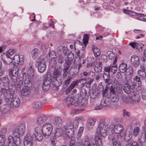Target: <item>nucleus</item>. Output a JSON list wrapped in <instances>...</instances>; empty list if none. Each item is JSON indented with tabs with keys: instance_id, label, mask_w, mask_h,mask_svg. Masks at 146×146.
I'll return each mask as SVG.
<instances>
[{
	"instance_id": "f257e3e1",
	"label": "nucleus",
	"mask_w": 146,
	"mask_h": 146,
	"mask_svg": "<svg viewBox=\"0 0 146 146\" xmlns=\"http://www.w3.org/2000/svg\"><path fill=\"white\" fill-rule=\"evenodd\" d=\"M108 126L107 123L104 121H101L97 128L96 134L95 137V143L91 144L90 139L87 135L84 137L82 144L79 146H101L102 144L101 136L105 137L107 135Z\"/></svg>"
},
{
	"instance_id": "f03ea898",
	"label": "nucleus",
	"mask_w": 146,
	"mask_h": 146,
	"mask_svg": "<svg viewBox=\"0 0 146 146\" xmlns=\"http://www.w3.org/2000/svg\"><path fill=\"white\" fill-rule=\"evenodd\" d=\"M123 90L127 94H130L134 88H140L141 86L140 78L136 76L131 79L123 81Z\"/></svg>"
},
{
	"instance_id": "7ed1b4c3",
	"label": "nucleus",
	"mask_w": 146,
	"mask_h": 146,
	"mask_svg": "<svg viewBox=\"0 0 146 146\" xmlns=\"http://www.w3.org/2000/svg\"><path fill=\"white\" fill-rule=\"evenodd\" d=\"M109 129L110 132L108 135V138L113 139L115 137H117L118 139L121 138L124 130L122 125L120 124L111 123L109 127Z\"/></svg>"
},
{
	"instance_id": "20e7f679",
	"label": "nucleus",
	"mask_w": 146,
	"mask_h": 146,
	"mask_svg": "<svg viewBox=\"0 0 146 146\" xmlns=\"http://www.w3.org/2000/svg\"><path fill=\"white\" fill-rule=\"evenodd\" d=\"M113 86L114 89L112 87L110 89V99L113 102H116L118 101L119 99V96L115 94V91L117 93H121L122 92V86L121 84H120L118 81L115 79L113 81Z\"/></svg>"
},
{
	"instance_id": "39448f33",
	"label": "nucleus",
	"mask_w": 146,
	"mask_h": 146,
	"mask_svg": "<svg viewBox=\"0 0 146 146\" xmlns=\"http://www.w3.org/2000/svg\"><path fill=\"white\" fill-rule=\"evenodd\" d=\"M62 72V70L61 68H56L54 71L52 80L53 82L52 84L56 87L58 86L62 83V80L60 78L61 76Z\"/></svg>"
},
{
	"instance_id": "423d86ee",
	"label": "nucleus",
	"mask_w": 146,
	"mask_h": 146,
	"mask_svg": "<svg viewBox=\"0 0 146 146\" xmlns=\"http://www.w3.org/2000/svg\"><path fill=\"white\" fill-rule=\"evenodd\" d=\"M64 137L66 139H69L73 137L74 129L70 127V125L65 126L63 127Z\"/></svg>"
},
{
	"instance_id": "0eeeda50",
	"label": "nucleus",
	"mask_w": 146,
	"mask_h": 146,
	"mask_svg": "<svg viewBox=\"0 0 146 146\" xmlns=\"http://www.w3.org/2000/svg\"><path fill=\"white\" fill-rule=\"evenodd\" d=\"M52 130V125L49 123H46L42 125L41 130L43 135L45 137L48 138L50 135Z\"/></svg>"
},
{
	"instance_id": "6e6552de",
	"label": "nucleus",
	"mask_w": 146,
	"mask_h": 146,
	"mask_svg": "<svg viewBox=\"0 0 146 146\" xmlns=\"http://www.w3.org/2000/svg\"><path fill=\"white\" fill-rule=\"evenodd\" d=\"M25 124L21 123L13 129L12 134L13 136H22L25 133Z\"/></svg>"
},
{
	"instance_id": "1a4fd4ad",
	"label": "nucleus",
	"mask_w": 146,
	"mask_h": 146,
	"mask_svg": "<svg viewBox=\"0 0 146 146\" xmlns=\"http://www.w3.org/2000/svg\"><path fill=\"white\" fill-rule=\"evenodd\" d=\"M8 146H19L21 144L20 136H9L8 137Z\"/></svg>"
},
{
	"instance_id": "9d476101",
	"label": "nucleus",
	"mask_w": 146,
	"mask_h": 146,
	"mask_svg": "<svg viewBox=\"0 0 146 146\" xmlns=\"http://www.w3.org/2000/svg\"><path fill=\"white\" fill-rule=\"evenodd\" d=\"M19 69L18 67H16L13 69L9 70V74L11 77L12 83L13 86H15V83L17 81V77L18 76Z\"/></svg>"
},
{
	"instance_id": "9b49d317",
	"label": "nucleus",
	"mask_w": 146,
	"mask_h": 146,
	"mask_svg": "<svg viewBox=\"0 0 146 146\" xmlns=\"http://www.w3.org/2000/svg\"><path fill=\"white\" fill-rule=\"evenodd\" d=\"M36 64L38 66V71L40 72H43L46 70V66L45 62L43 59L38 58L36 60Z\"/></svg>"
},
{
	"instance_id": "f8f14e48",
	"label": "nucleus",
	"mask_w": 146,
	"mask_h": 146,
	"mask_svg": "<svg viewBox=\"0 0 146 146\" xmlns=\"http://www.w3.org/2000/svg\"><path fill=\"white\" fill-rule=\"evenodd\" d=\"M24 56L22 55H15L13 58V62L15 64L22 65L24 63Z\"/></svg>"
},
{
	"instance_id": "ddd939ff",
	"label": "nucleus",
	"mask_w": 146,
	"mask_h": 146,
	"mask_svg": "<svg viewBox=\"0 0 146 146\" xmlns=\"http://www.w3.org/2000/svg\"><path fill=\"white\" fill-rule=\"evenodd\" d=\"M35 131L36 133L34 135H33V136H35V140L38 141H41L43 139V136L41 134V129L39 127H36L35 129Z\"/></svg>"
},
{
	"instance_id": "4468645a",
	"label": "nucleus",
	"mask_w": 146,
	"mask_h": 146,
	"mask_svg": "<svg viewBox=\"0 0 146 146\" xmlns=\"http://www.w3.org/2000/svg\"><path fill=\"white\" fill-rule=\"evenodd\" d=\"M103 78L105 82L107 84V88H109L110 87H112L111 81L110 79V73H107L104 72L103 75Z\"/></svg>"
},
{
	"instance_id": "2eb2a0df",
	"label": "nucleus",
	"mask_w": 146,
	"mask_h": 146,
	"mask_svg": "<svg viewBox=\"0 0 146 146\" xmlns=\"http://www.w3.org/2000/svg\"><path fill=\"white\" fill-rule=\"evenodd\" d=\"M131 62L133 66L137 67L139 63V60L138 57L136 55H133L130 58Z\"/></svg>"
},
{
	"instance_id": "dca6fc26",
	"label": "nucleus",
	"mask_w": 146,
	"mask_h": 146,
	"mask_svg": "<svg viewBox=\"0 0 146 146\" xmlns=\"http://www.w3.org/2000/svg\"><path fill=\"white\" fill-rule=\"evenodd\" d=\"M133 73V69L132 67L128 68L125 73L124 78L125 80H128L129 79H131V78L132 73Z\"/></svg>"
},
{
	"instance_id": "f3484780",
	"label": "nucleus",
	"mask_w": 146,
	"mask_h": 146,
	"mask_svg": "<svg viewBox=\"0 0 146 146\" xmlns=\"http://www.w3.org/2000/svg\"><path fill=\"white\" fill-rule=\"evenodd\" d=\"M53 82L52 81L51 82L48 80H45L44 81L42 85V88L44 91H46L49 90L50 86H53L55 87L52 84Z\"/></svg>"
},
{
	"instance_id": "a211bd4d",
	"label": "nucleus",
	"mask_w": 146,
	"mask_h": 146,
	"mask_svg": "<svg viewBox=\"0 0 146 146\" xmlns=\"http://www.w3.org/2000/svg\"><path fill=\"white\" fill-rule=\"evenodd\" d=\"M83 79H80L79 80H77L76 81H73L71 84L69 86H68L66 90V93L67 94L69 93L70 91L73 89L75 86L79 82H80Z\"/></svg>"
},
{
	"instance_id": "6ab92c4d",
	"label": "nucleus",
	"mask_w": 146,
	"mask_h": 146,
	"mask_svg": "<svg viewBox=\"0 0 146 146\" xmlns=\"http://www.w3.org/2000/svg\"><path fill=\"white\" fill-rule=\"evenodd\" d=\"M131 15L136 17V18L138 20L143 21H145L146 19V16L144 15L143 14L135 13H131Z\"/></svg>"
},
{
	"instance_id": "aec40b11",
	"label": "nucleus",
	"mask_w": 146,
	"mask_h": 146,
	"mask_svg": "<svg viewBox=\"0 0 146 146\" xmlns=\"http://www.w3.org/2000/svg\"><path fill=\"white\" fill-rule=\"evenodd\" d=\"M96 121L95 119L92 118L88 120L87 122L86 127L88 129H90L94 126Z\"/></svg>"
},
{
	"instance_id": "412c9836",
	"label": "nucleus",
	"mask_w": 146,
	"mask_h": 146,
	"mask_svg": "<svg viewBox=\"0 0 146 146\" xmlns=\"http://www.w3.org/2000/svg\"><path fill=\"white\" fill-rule=\"evenodd\" d=\"M101 105L103 107L108 106L110 104V100L109 97H105L102 99L101 102Z\"/></svg>"
},
{
	"instance_id": "4be33fe9",
	"label": "nucleus",
	"mask_w": 146,
	"mask_h": 146,
	"mask_svg": "<svg viewBox=\"0 0 146 146\" xmlns=\"http://www.w3.org/2000/svg\"><path fill=\"white\" fill-rule=\"evenodd\" d=\"M69 102L72 105L77 106L78 105L80 102L77 97L72 96L69 99Z\"/></svg>"
},
{
	"instance_id": "5701e85b",
	"label": "nucleus",
	"mask_w": 146,
	"mask_h": 146,
	"mask_svg": "<svg viewBox=\"0 0 146 146\" xmlns=\"http://www.w3.org/2000/svg\"><path fill=\"white\" fill-rule=\"evenodd\" d=\"M11 90H12V89H11L10 87L8 88H2L0 90V92L2 94L5 96H6L9 95L10 92H12Z\"/></svg>"
},
{
	"instance_id": "b1692460",
	"label": "nucleus",
	"mask_w": 146,
	"mask_h": 146,
	"mask_svg": "<svg viewBox=\"0 0 146 146\" xmlns=\"http://www.w3.org/2000/svg\"><path fill=\"white\" fill-rule=\"evenodd\" d=\"M86 67L87 68H90L95 64V60L92 57L88 58Z\"/></svg>"
},
{
	"instance_id": "393cba45",
	"label": "nucleus",
	"mask_w": 146,
	"mask_h": 146,
	"mask_svg": "<svg viewBox=\"0 0 146 146\" xmlns=\"http://www.w3.org/2000/svg\"><path fill=\"white\" fill-rule=\"evenodd\" d=\"M2 82L3 87L7 88L10 87V81L8 77H3L2 80Z\"/></svg>"
},
{
	"instance_id": "a878e982",
	"label": "nucleus",
	"mask_w": 146,
	"mask_h": 146,
	"mask_svg": "<svg viewBox=\"0 0 146 146\" xmlns=\"http://www.w3.org/2000/svg\"><path fill=\"white\" fill-rule=\"evenodd\" d=\"M33 136H32L31 133L30 132L27 133L25 135L23 140L24 143L32 142Z\"/></svg>"
},
{
	"instance_id": "bb28decb",
	"label": "nucleus",
	"mask_w": 146,
	"mask_h": 146,
	"mask_svg": "<svg viewBox=\"0 0 146 146\" xmlns=\"http://www.w3.org/2000/svg\"><path fill=\"white\" fill-rule=\"evenodd\" d=\"M129 45L133 48H135L137 49L139 51H142V44L139 45L137 43L135 42H131L129 43Z\"/></svg>"
},
{
	"instance_id": "cd10ccee",
	"label": "nucleus",
	"mask_w": 146,
	"mask_h": 146,
	"mask_svg": "<svg viewBox=\"0 0 146 146\" xmlns=\"http://www.w3.org/2000/svg\"><path fill=\"white\" fill-rule=\"evenodd\" d=\"M10 108L9 105H5L1 107L0 110L2 113L5 114L10 111Z\"/></svg>"
},
{
	"instance_id": "c85d7f7f",
	"label": "nucleus",
	"mask_w": 146,
	"mask_h": 146,
	"mask_svg": "<svg viewBox=\"0 0 146 146\" xmlns=\"http://www.w3.org/2000/svg\"><path fill=\"white\" fill-rule=\"evenodd\" d=\"M11 102L13 106L15 107H18L20 104V101L18 97H13Z\"/></svg>"
},
{
	"instance_id": "c756f323",
	"label": "nucleus",
	"mask_w": 146,
	"mask_h": 146,
	"mask_svg": "<svg viewBox=\"0 0 146 146\" xmlns=\"http://www.w3.org/2000/svg\"><path fill=\"white\" fill-rule=\"evenodd\" d=\"M46 118L45 115H41L37 119V123L38 124L42 123L46 121Z\"/></svg>"
},
{
	"instance_id": "7c9ffc66",
	"label": "nucleus",
	"mask_w": 146,
	"mask_h": 146,
	"mask_svg": "<svg viewBox=\"0 0 146 146\" xmlns=\"http://www.w3.org/2000/svg\"><path fill=\"white\" fill-rule=\"evenodd\" d=\"M146 138V131H144V132L140 134L139 136V139L141 143H144L145 141Z\"/></svg>"
},
{
	"instance_id": "2f4dec72",
	"label": "nucleus",
	"mask_w": 146,
	"mask_h": 146,
	"mask_svg": "<svg viewBox=\"0 0 146 146\" xmlns=\"http://www.w3.org/2000/svg\"><path fill=\"white\" fill-rule=\"evenodd\" d=\"M63 135L64 136V133L63 131V128L61 129L59 128H57L56 129L55 133V136L56 137L58 138Z\"/></svg>"
},
{
	"instance_id": "473e14b6",
	"label": "nucleus",
	"mask_w": 146,
	"mask_h": 146,
	"mask_svg": "<svg viewBox=\"0 0 146 146\" xmlns=\"http://www.w3.org/2000/svg\"><path fill=\"white\" fill-rule=\"evenodd\" d=\"M30 88L24 86L21 91V94L23 96H27L30 93Z\"/></svg>"
},
{
	"instance_id": "72a5a7b5",
	"label": "nucleus",
	"mask_w": 146,
	"mask_h": 146,
	"mask_svg": "<svg viewBox=\"0 0 146 146\" xmlns=\"http://www.w3.org/2000/svg\"><path fill=\"white\" fill-rule=\"evenodd\" d=\"M2 60L3 62L5 64L9 65L13 62L12 59L9 57L7 56L5 58L3 57L2 58Z\"/></svg>"
},
{
	"instance_id": "f704fd0d",
	"label": "nucleus",
	"mask_w": 146,
	"mask_h": 146,
	"mask_svg": "<svg viewBox=\"0 0 146 146\" xmlns=\"http://www.w3.org/2000/svg\"><path fill=\"white\" fill-rule=\"evenodd\" d=\"M32 77H26L25 80L24 86L25 87H28L30 88L31 85V78Z\"/></svg>"
},
{
	"instance_id": "c9c22d12",
	"label": "nucleus",
	"mask_w": 146,
	"mask_h": 146,
	"mask_svg": "<svg viewBox=\"0 0 146 146\" xmlns=\"http://www.w3.org/2000/svg\"><path fill=\"white\" fill-rule=\"evenodd\" d=\"M119 70L122 73L125 72L127 69V65L124 63H122L120 64L119 67Z\"/></svg>"
},
{
	"instance_id": "e433bc0d",
	"label": "nucleus",
	"mask_w": 146,
	"mask_h": 146,
	"mask_svg": "<svg viewBox=\"0 0 146 146\" xmlns=\"http://www.w3.org/2000/svg\"><path fill=\"white\" fill-rule=\"evenodd\" d=\"M38 49L34 48L31 52V56L33 58L36 59L38 56Z\"/></svg>"
},
{
	"instance_id": "4c0bfd02",
	"label": "nucleus",
	"mask_w": 146,
	"mask_h": 146,
	"mask_svg": "<svg viewBox=\"0 0 146 146\" xmlns=\"http://www.w3.org/2000/svg\"><path fill=\"white\" fill-rule=\"evenodd\" d=\"M141 69L138 71V75L141 78H145L146 76V74L145 72V70L143 66H141Z\"/></svg>"
},
{
	"instance_id": "58836bf2",
	"label": "nucleus",
	"mask_w": 146,
	"mask_h": 146,
	"mask_svg": "<svg viewBox=\"0 0 146 146\" xmlns=\"http://www.w3.org/2000/svg\"><path fill=\"white\" fill-rule=\"evenodd\" d=\"M54 123L57 126L61 124L62 122V120L61 118L59 117H56L54 119Z\"/></svg>"
},
{
	"instance_id": "ea45409f",
	"label": "nucleus",
	"mask_w": 146,
	"mask_h": 146,
	"mask_svg": "<svg viewBox=\"0 0 146 146\" xmlns=\"http://www.w3.org/2000/svg\"><path fill=\"white\" fill-rule=\"evenodd\" d=\"M27 74L29 77H33L34 76V71L32 66H30L28 69Z\"/></svg>"
},
{
	"instance_id": "a19ab883",
	"label": "nucleus",
	"mask_w": 146,
	"mask_h": 146,
	"mask_svg": "<svg viewBox=\"0 0 146 146\" xmlns=\"http://www.w3.org/2000/svg\"><path fill=\"white\" fill-rule=\"evenodd\" d=\"M32 106L33 108L36 109H38L41 108L42 104L39 101L36 102H33Z\"/></svg>"
},
{
	"instance_id": "79ce46f5",
	"label": "nucleus",
	"mask_w": 146,
	"mask_h": 146,
	"mask_svg": "<svg viewBox=\"0 0 146 146\" xmlns=\"http://www.w3.org/2000/svg\"><path fill=\"white\" fill-rule=\"evenodd\" d=\"M23 82L22 80V79L21 78V79H17V81L15 83V86L14 87V86H13L12 83L11 85L12 86V87L14 88H15L17 86V87L20 88L21 87V86L23 85Z\"/></svg>"
},
{
	"instance_id": "37998d69",
	"label": "nucleus",
	"mask_w": 146,
	"mask_h": 146,
	"mask_svg": "<svg viewBox=\"0 0 146 146\" xmlns=\"http://www.w3.org/2000/svg\"><path fill=\"white\" fill-rule=\"evenodd\" d=\"M140 131V129L139 127H134L133 132V135L134 137H137Z\"/></svg>"
},
{
	"instance_id": "c03bdc74",
	"label": "nucleus",
	"mask_w": 146,
	"mask_h": 146,
	"mask_svg": "<svg viewBox=\"0 0 146 146\" xmlns=\"http://www.w3.org/2000/svg\"><path fill=\"white\" fill-rule=\"evenodd\" d=\"M117 137H113V139L109 138L110 140L112 141L113 146H120V144L119 142L116 139Z\"/></svg>"
},
{
	"instance_id": "a18cd8bd",
	"label": "nucleus",
	"mask_w": 146,
	"mask_h": 146,
	"mask_svg": "<svg viewBox=\"0 0 146 146\" xmlns=\"http://www.w3.org/2000/svg\"><path fill=\"white\" fill-rule=\"evenodd\" d=\"M92 50L95 56H98L100 55V52L99 49L95 46H93Z\"/></svg>"
},
{
	"instance_id": "49530a36",
	"label": "nucleus",
	"mask_w": 146,
	"mask_h": 146,
	"mask_svg": "<svg viewBox=\"0 0 146 146\" xmlns=\"http://www.w3.org/2000/svg\"><path fill=\"white\" fill-rule=\"evenodd\" d=\"M71 55V57H69L68 56L66 62V64L68 66H69L71 64L72 62V59L74 57V56L73 53H71L69 56Z\"/></svg>"
},
{
	"instance_id": "de8ad7c7",
	"label": "nucleus",
	"mask_w": 146,
	"mask_h": 146,
	"mask_svg": "<svg viewBox=\"0 0 146 146\" xmlns=\"http://www.w3.org/2000/svg\"><path fill=\"white\" fill-rule=\"evenodd\" d=\"M7 131V127H2L1 128L0 131V135L5 137V135Z\"/></svg>"
},
{
	"instance_id": "09e8293b",
	"label": "nucleus",
	"mask_w": 146,
	"mask_h": 146,
	"mask_svg": "<svg viewBox=\"0 0 146 146\" xmlns=\"http://www.w3.org/2000/svg\"><path fill=\"white\" fill-rule=\"evenodd\" d=\"M132 137L131 134L129 132L126 133L124 137V139L126 141H128Z\"/></svg>"
},
{
	"instance_id": "8fccbe9b",
	"label": "nucleus",
	"mask_w": 146,
	"mask_h": 146,
	"mask_svg": "<svg viewBox=\"0 0 146 146\" xmlns=\"http://www.w3.org/2000/svg\"><path fill=\"white\" fill-rule=\"evenodd\" d=\"M15 50L14 49H10L5 52V54L7 56L10 57L15 52Z\"/></svg>"
},
{
	"instance_id": "3c124183",
	"label": "nucleus",
	"mask_w": 146,
	"mask_h": 146,
	"mask_svg": "<svg viewBox=\"0 0 146 146\" xmlns=\"http://www.w3.org/2000/svg\"><path fill=\"white\" fill-rule=\"evenodd\" d=\"M105 56L106 57L108 56L109 59L112 60L114 58V55L112 52L108 51L107 52L106 55Z\"/></svg>"
},
{
	"instance_id": "603ef678",
	"label": "nucleus",
	"mask_w": 146,
	"mask_h": 146,
	"mask_svg": "<svg viewBox=\"0 0 146 146\" xmlns=\"http://www.w3.org/2000/svg\"><path fill=\"white\" fill-rule=\"evenodd\" d=\"M95 74L94 72L93 71L90 72L89 74L88 78H90L89 80V83L93 81L92 78H94L95 76Z\"/></svg>"
},
{
	"instance_id": "864d4df0",
	"label": "nucleus",
	"mask_w": 146,
	"mask_h": 146,
	"mask_svg": "<svg viewBox=\"0 0 146 146\" xmlns=\"http://www.w3.org/2000/svg\"><path fill=\"white\" fill-rule=\"evenodd\" d=\"M77 68L76 67H72L70 69L69 72L71 75H73L74 74L77 73Z\"/></svg>"
},
{
	"instance_id": "5fc2aeb1",
	"label": "nucleus",
	"mask_w": 146,
	"mask_h": 146,
	"mask_svg": "<svg viewBox=\"0 0 146 146\" xmlns=\"http://www.w3.org/2000/svg\"><path fill=\"white\" fill-rule=\"evenodd\" d=\"M131 98L133 101L137 102H139L140 100V98L138 95L134 94L131 96Z\"/></svg>"
},
{
	"instance_id": "6e6d98bb",
	"label": "nucleus",
	"mask_w": 146,
	"mask_h": 146,
	"mask_svg": "<svg viewBox=\"0 0 146 146\" xmlns=\"http://www.w3.org/2000/svg\"><path fill=\"white\" fill-rule=\"evenodd\" d=\"M72 78L71 76H68L67 78L64 82V84L65 86H67L69 84Z\"/></svg>"
},
{
	"instance_id": "4d7b16f0",
	"label": "nucleus",
	"mask_w": 146,
	"mask_h": 146,
	"mask_svg": "<svg viewBox=\"0 0 146 146\" xmlns=\"http://www.w3.org/2000/svg\"><path fill=\"white\" fill-rule=\"evenodd\" d=\"M49 56L51 59H54L56 56L55 52L53 51L49 52L48 53Z\"/></svg>"
},
{
	"instance_id": "13d9d810",
	"label": "nucleus",
	"mask_w": 146,
	"mask_h": 146,
	"mask_svg": "<svg viewBox=\"0 0 146 146\" xmlns=\"http://www.w3.org/2000/svg\"><path fill=\"white\" fill-rule=\"evenodd\" d=\"M70 127L72 128H76L78 125V122L77 120H74L72 124L70 123L69 124Z\"/></svg>"
},
{
	"instance_id": "bf43d9fd",
	"label": "nucleus",
	"mask_w": 146,
	"mask_h": 146,
	"mask_svg": "<svg viewBox=\"0 0 146 146\" xmlns=\"http://www.w3.org/2000/svg\"><path fill=\"white\" fill-rule=\"evenodd\" d=\"M111 67V71L113 74H115L116 72L117 69V65H110Z\"/></svg>"
},
{
	"instance_id": "052dcab7",
	"label": "nucleus",
	"mask_w": 146,
	"mask_h": 146,
	"mask_svg": "<svg viewBox=\"0 0 146 146\" xmlns=\"http://www.w3.org/2000/svg\"><path fill=\"white\" fill-rule=\"evenodd\" d=\"M5 137L0 135V146L4 145L5 141Z\"/></svg>"
},
{
	"instance_id": "680f3d73",
	"label": "nucleus",
	"mask_w": 146,
	"mask_h": 146,
	"mask_svg": "<svg viewBox=\"0 0 146 146\" xmlns=\"http://www.w3.org/2000/svg\"><path fill=\"white\" fill-rule=\"evenodd\" d=\"M123 115L125 117H129L130 116V113L125 110H123Z\"/></svg>"
},
{
	"instance_id": "e2e57ef3",
	"label": "nucleus",
	"mask_w": 146,
	"mask_h": 146,
	"mask_svg": "<svg viewBox=\"0 0 146 146\" xmlns=\"http://www.w3.org/2000/svg\"><path fill=\"white\" fill-rule=\"evenodd\" d=\"M89 36L87 34L84 35V36L83 39V42L84 44H85L88 42Z\"/></svg>"
},
{
	"instance_id": "0e129e2a",
	"label": "nucleus",
	"mask_w": 146,
	"mask_h": 146,
	"mask_svg": "<svg viewBox=\"0 0 146 146\" xmlns=\"http://www.w3.org/2000/svg\"><path fill=\"white\" fill-rule=\"evenodd\" d=\"M94 71L96 72H101L102 70V68L101 67H98L96 66L94 67Z\"/></svg>"
},
{
	"instance_id": "69168bd1",
	"label": "nucleus",
	"mask_w": 146,
	"mask_h": 146,
	"mask_svg": "<svg viewBox=\"0 0 146 146\" xmlns=\"http://www.w3.org/2000/svg\"><path fill=\"white\" fill-rule=\"evenodd\" d=\"M80 43V42L79 41L77 40L75 41L74 43V48L75 51H76V52L77 53V54H79L80 53V51L77 50V51H76V50H77L76 48V44L77 45H79Z\"/></svg>"
},
{
	"instance_id": "338daca9",
	"label": "nucleus",
	"mask_w": 146,
	"mask_h": 146,
	"mask_svg": "<svg viewBox=\"0 0 146 146\" xmlns=\"http://www.w3.org/2000/svg\"><path fill=\"white\" fill-rule=\"evenodd\" d=\"M121 98L123 101L125 103H128L129 101L128 98L124 95L122 96Z\"/></svg>"
},
{
	"instance_id": "774afa93",
	"label": "nucleus",
	"mask_w": 146,
	"mask_h": 146,
	"mask_svg": "<svg viewBox=\"0 0 146 146\" xmlns=\"http://www.w3.org/2000/svg\"><path fill=\"white\" fill-rule=\"evenodd\" d=\"M111 67L110 66H105L104 67V72H106L107 73H109L111 71Z\"/></svg>"
}]
</instances>
